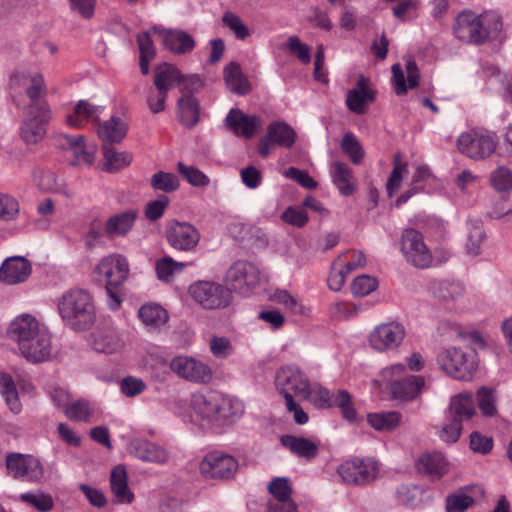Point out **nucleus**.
Segmentation results:
<instances>
[{
	"instance_id": "f257e3e1",
	"label": "nucleus",
	"mask_w": 512,
	"mask_h": 512,
	"mask_svg": "<svg viewBox=\"0 0 512 512\" xmlns=\"http://www.w3.org/2000/svg\"><path fill=\"white\" fill-rule=\"evenodd\" d=\"M172 410L186 424L220 432L234 425L243 416L245 406L233 395L200 389L176 400Z\"/></svg>"
},
{
	"instance_id": "f03ea898",
	"label": "nucleus",
	"mask_w": 512,
	"mask_h": 512,
	"mask_svg": "<svg viewBox=\"0 0 512 512\" xmlns=\"http://www.w3.org/2000/svg\"><path fill=\"white\" fill-rule=\"evenodd\" d=\"M58 312L65 325L76 331L90 328L96 318L92 296L82 289H71L57 302Z\"/></svg>"
},
{
	"instance_id": "7ed1b4c3",
	"label": "nucleus",
	"mask_w": 512,
	"mask_h": 512,
	"mask_svg": "<svg viewBox=\"0 0 512 512\" xmlns=\"http://www.w3.org/2000/svg\"><path fill=\"white\" fill-rule=\"evenodd\" d=\"M493 30L499 31L502 22L498 17L489 14H476L471 10L460 12L455 18L453 33L463 43L480 45L485 43L491 36Z\"/></svg>"
},
{
	"instance_id": "20e7f679",
	"label": "nucleus",
	"mask_w": 512,
	"mask_h": 512,
	"mask_svg": "<svg viewBox=\"0 0 512 512\" xmlns=\"http://www.w3.org/2000/svg\"><path fill=\"white\" fill-rule=\"evenodd\" d=\"M10 338L18 344L23 357L35 358L31 352L29 341L35 337L38 345L45 350L47 346V329L31 314L24 313L15 317L8 328Z\"/></svg>"
},
{
	"instance_id": "39448f33",
	"label": "nucleus",
	"mask_w": 512,
	"mask_h": 512,
	"mask_svg": "<svg viewBox=\"0 0 512 512\" xmlns=\"http://www.w3.org/2000/svg\"><path fill=\"white\" fill-rule=\"evenodd\" d=\"M477 354L470 347L447 348L438 355V363L447 375L457 380H470L476 371Z\"/></svg>"
},
{
	"instance_id": "423d86ee",
	"label": "nucleus",
	"mask_w": 512,
	"mask_h": 512,
	"mask_svg": "<svg viewBox=\"0 0 512 512\" xmlns=\"http://www.w3.org/2000/svg\"><path fill=\"white\" fill-rule=\"evenodd\" d=\"M275 386L279 394L287 401L288 397L298 401L308 400L312 395L309 378L298 367H281L275 375Z\"/></svg>"
},
{
	"instance_id": "0eeeda50",
	"label": "nucleus",
	"mask_w": 512,
	"mask_h": 512,
	"mask_svg": "<svg viewBox=\"0 0 512 512\" xmlns=\"http://www.w3.org/2000/svg\"><path fill=\"white\" fill-rule=\"evenodd\" d=\"M497 145L496 133L488 130L472 129L462 133L457 139L459 151L474 160L490 157L495 152Z\"/></svg>"
},
{
	"instance_id": "6e6552de",
	"label": "nucleus",
	"mask_w": 512,
	"mask_h": 512,
	"mask_svg": "<svg viewBox=\"0 0 512 512\" xmlns=\"http://www.w3.org/2000/svg\"><path fill=\"white\" fill-rule=\"evenodd\" d=\"M94 274L105 288H121L130 275L129 261L122 254H109L99 260L94 268Z\"/></svg>"
},
{
	"instance_id": "1a4fd4ad",
	"label": "nucleus",
	"mask_w": 512,
	"mask_h": 512,
	"mask_svg": "<svg viewBox=\"0 0 512 512\" xmlns=\"http://www.w3.org/2000/svg\"><path fill=\"white\" fill-rule=\"evenodd\" d=\"M51 119V109L46 102L31 104L25 111L20 126L21 139L26 144H37L46 135V127Z\"/></svg>"
},
{
	"instance_id": "9d476101",
	"label": "nucleus",
	"mask_w": 512,
	"mask_h": 512,
	"mask_svg": "<svg viewBox=\"0 0 512 512\" xmlns=\"http://www.w3.org/2000/svg\"><path fill=\"white\" fill-rule=\"evenodd\" d=\"M189 294L204 309L216 310L228 307L232 302L231 290L213 281H198L190 285Z\"/></svg>"
},
{
	"instance_id": "9b49d317",
	"label": "nucleus",
	"mask_w": 512,
	"mask_h": 512,
	"mask_svg": "<svg viewBox=\"0 0 512 512\" xmlns=\"http://www.w3.org/2000/svg\"><path fill=\"white\" fill-rule=\"evenodd\" d=\"M401 252L406 261L416 268H428L433 261L432 253L425 244L422 233L414 228H407L402 232Z\"/></svg>"
},
{
	"instance_id": "f8f14e48",
	"label": "nucleus",
	"mask_w": 512,
	"mask_h": 512,
	"mask_svg": "<svg viewBox=\"0 0 512 512\" xmlns=\"http://www.w3.org/2000/svg\"><path fill=\"white\" fill-rule=\"evenodd\" d=\"M170 369L179 378L195 384H208L213 379V370L200 359L180 355L170 362Z\"/></svg>"
},
{
	"instance_id": "ddd939ff",
	"label": "nucleus",
	"mask_w": 512,
	"mask_h": 512,
	"mask_svg": "<svg viewBox=\"0 0 512 512\" xmlns=\"http://www.w3.org/2000/svg\"><path fill=\"white\" fill-rule=\"evenodd\" d=\"M166 238L175 250L190 252L199 244L201 235L193 224L172 220L167 225Z\"/></svg>"
},
{
	"instance_id": "4468645a",
	"label": "nucleus",
	"mask_w": 512,
	"mask_h": 512,
	"mask_svg": "<svg viewBox=\"0 0 512 512\" xmlns=\"http://www.w3.org/2000/svg\"><path fill=\"white\" fill-rule=\"evenodd\" d=\"M337 472L343 482L360 486L369 484L376 479L378 466L371 460L353 459L342 463Z\"/></svg>"
},
{
	"instance_id": "2eb2a0df",
	"label": "nucleus",
	"mask_w": 512,
	"mask_h": 512,
	"mask_svg": "<svg viewBox=\"0 0 512 512\" xmlns=\"http://www.w3.org/2000/svg\"><path fill=\"white\" fill-rule=\"evenodd\" d=\"M200 472L206 478L224 479L232 477L238 469L237 460L224 452L211 451L201 460Z\"/></svg>"
},
{
	"instance_id": "dca6fc26",
	"label": "nucleus",
	"mask_w": 512,
	"mask_h": 512,
	"mask_svg": "<svg viewBox=\"0 0 512 512\" xmlns=\"http://www.w3.org/2000/svg\"><path fill=\"white\" fill-rule=\"evenodd\" d=\"M225 282L235 292L243 296L251 295L256 283L255 265L247 261L233 263L226 272Z\"/></svg>"
},
{
	"instance_id": "f3484780",
	"label": "nucleus",
	"mask_w": 512,
	"mask_h": 512,
	"mask_svg": "<svg viewBox=\"0 0 512 512\" xmlns=\"http://www.w3.org/2000/svg\"><path fill=\"white\" fill-rule=\"evenodd\" d=\"M6 467L14 478L38 482L43 478L44 469L39 459L32 455L13 453L7 456Z\"/></svg>"
},
{
	"instance_id": "a211bd4d",
	"label": "nucleus",
	"mask_w": 512,
	"mask_h": 512,
	"mask_svg": "<svg viewBox=\"0 0 512 512\" xmlns=\"http://www.w3.org/2000/svg\"><path fill=\"white\" fill-rule=\"evenodd\" d=\"M405 337V328L398 322L382 323L370 333V346L379 352L398 347Z\"/></svg>"
},
{
	"instance_id": "6ab92c4d",
	"label": "nucleus",
	"mask_w": 512,
	"mask_h": 512,
	"mask_svg": "<svg viewBox=\"0 0 512 512\" xmlns=\"http://www.w3.org/2000/svg\"><path fill=\"white\" fill-rule=\"evenodd\" d=\"M32 263L23 256L7 257L0 266V282L18 285L26 282L32 273Z\"/></svg>"
},
{
	"instance_id": "aec40b11",
	"label": "nucleus",
	"mask_w": 512,
	"mask_h": 512,
	"mask_svg": "<svg viewBox=\"0 0 512 512\" xmlns=\"http://www.w3.org/2000/svg\"><path fill=\"white\" fill-rule=\"evenodd\" d=\"M151 31L160 37L164 48L174 54H187L196 46L193 37L183 30L166 29L161 26H155Z\"/></svg>"
},
{
	"instance_id": "412c9836",
	"label": "nucleus",
	"mask_w": 512,
	"mask_h": 512,
	"mask_svg": "<svg viewBox=\"0 0 512 512\" xmlns=\"http://www.w3.org/2000/svg\"><path fill=\"white\" fill-rule=\"evenodd\" d=\"M127 450L131 456L144 462L164 465L170 460V453L166 448L146 439L131 440Z\"/></svg>"
},
{
	"instance_id": "4be33fe9",
	"label": "nucleus",
	"mask_w": 512,
	"mask_h": 512,
	"mask_svg": "<svg viewBox=\"0 0 512 512\" xmlns=\"http://www.w3.org/2000/svg\"><path fill=\"white\" fill-rule=\"evenodd\" d=\"M416 471L430 479L440 480L449 471V463L446 457L439 451H426L419 455L414 463Z\"/></svg>"
},
{
	"instance_id": "5701e85b",
	"label": "nucleus",
	"mask_w": 512,
	"mask_h": 512,
	"mask_svg": "<svg viewBox=\"0 0 512 512\" xmlns=\"http://www.w3.org/2000/svg\"><path fill=\"white\" fill-rule=\"evenodd\" d=\"M376 99V91L369 88V80L360 75L356 86L349 90L346 97L348 109L358 115L366 113L367 107Z\"/></svg>"
},
{
	"instance_id": "b1692460",
	"label": "nucleus",
	"mask_w": 512,
	"mask_h": 512,
	"mask_svg": "<svg viewBox=\"0 0 512 512\" xmlns=\"http://www.w3.org/2000/svg\"><path fill=\"white\" fill-rule=\"evenodd\" d=\"M104 107L94 105L86 100H79L71 113L66 115V124L72 128H83L89 123H97Z\"/></svg>"
},
{
	"instance_id": "393cba45",
	"label": "nucleus",
	"mask_w": 512,
	"mask_h": 512,
	"mask_svg": "<svg viewBox=\"0 0 512 512\" xmlns=\"http://www.w3.org/2000/svg\"><path fill=\"white\" fill-rule=\"evenodd\" d=\"M60 144L70 150L74 156V165L90 166L94 162L96 154L95 145H86L81 135H62L59 139Z\"/></svg>"
},
{
	"instance_id": "a878e982",
	"label": "nucleus",
	"mask_w": 512,
	"mask_h": 512,
	"mask_svg": "<svg viewBox=\"0 0 512 512\" xmlns=\"http://www.w3.org/2000/svg\"><path fill=\"white\" fill-rule=\"evenodd\" d=\"M128 130V120L124 116L114 115L99 123L97 135L104 142L103 145L119 144L125 139Z\"/></svg>"
},
{
	"instance_id": "bb28decb",
	"label": "nucleus",
	"mask_w": 512,
	"mask_h": 512,
	"mask_svg": "<svg viewBox=\"0 0 512 512\" xmlns=\"http://www.w3.org/2000/svg\"><path fill=\"white\" fill-rule=\"evenodd\" d=\"M476 413L473 395L471 393H459L450 400L446 411L447 421L463 424L469 421Z\"/></svg>"
},
{
	"instance_id": "cd10ccee",
	"label": "nucleus",
	"mask_w": 512,
	"mask_h": 512,
	"mask_svg": "<svg viewBox=\"0 0 512 512\" xmlns=\"http://www.w3.org/2000/svg\"><path fill=\"white\" fill-rule=\"evenodd\" d=\"M407 73V82L403 69L400 64L392 65V81L394 84L395 93L397 95H404L407 93L408 88L414 89L419 85V69L415 61L408 60L405 64Z\"/></svg>"
},
{
	"instance_id": "c85d7f7f",
	"label": "nucleus",
	"mask_w": 512,
	"mask_h": 512,
	"mask_svg": "<svg viewBox=\"0 0 512 512\" xmlns=\"http://www.w3.org/2000/svg\"><path fill=\"white\" fill-rule=\"evenodd\" d=\"M225 126L236 136L249 139L256 132V118L239 109H231L225 118Z\"/></svg>"
},
{
	"instance_id": "c756f323",
	"label": "nucleus",
	"mask_w": 512,
	"mask_h": 512,
	"mask_svg": "<svg viewBox=\"0 0 512 512\" xmlns=\"http://www.w3.org/2000/svg\"><path fill=\"white\" fill-rule=\"evenodd\" d=\"M424 383L423 377L409 375L403 379L393 381L390 390L394 399L402 402L411 401L419 395Z\"/></svg>"
},
{
	"instance_id": "7c9ffc66",
	"label": "nucleus",
	"mask_w": 512,
	"mask_h": 512,
	"mask_svg": "<svg viewBox=\"0 0 512 512\" xmlns=\"http://www.w3.org/2000/svg\"><path fill=\"white\" fill-rule=\"evenodd\" d=\"M280 443L292 454L308 461L316 458L319 453L318 444L305 437L285 434L280 437Z\"/></svg>"
},
{
	"instance_id": "2f4dec72",
	"label": "nucleus",
	"mask_w": 512,
	"mask_h": 512,
	"mask_svg": "<svg viewBox=\"0 0 512 512\" xmlns=\"http://www.w3.org/2000/svg\"><path fill=\"white\" fill-rule=\"evenodd\" d=\"M138 318L148 331L155 332L167 323L169 316L160 304L148 302L139 308Z\"/></svg>"
},
{
	"instance_id": "473e14b6",
	"label": "nucleus",
	"mask_w": 512,
	"mask_h": 512,
	"mask_svg": "<svg viewBox=\"0 0 512 512\" xmlns=\"http://www.w3.org/2000/svg\"><path fill=\"white\" fill-rule=\"evenodd\" d=\"M92 348L99 353L115 354L120 353L124 348V340L114 330L97 331L91 340Z\"/></svg>"
},
{
	"instance_id": "72a5a7b5",
	"label": "nucleus",
	"mask_w": 512,
	"mask_h": 512,
	"mask_svg": "<svg viewBox=\"0 0 512 512\" xmlns=\"http://www.w3.org/2000/svg\"><path fill=\"white\" fill-rule=\"evenodd\" d=\"M36 186L43 192L57 193L67 198L74 196V191L64 181L59 180L52 171H39L34 175Z\"/></svg>"
},
{
	"instance_id": "f704fd0d",
	"label": "nucleus",
	"mask_w": 512,
	"mask_h": 512,
	"mask_svg": "<svg viewBox=\"0 0 512 512\" xmlns=\"http://www.w3.org/2000/svg\"><path fill=\"white\" fill-rule=\"evenodd\" d=\"M102 152V168L109 173H115L128 167L133 160V156L130 152L118 151L112 145H103Z\"/></svg>"
},
{
	"instance_id": "c9c22d12",
	"label": "nucleus",
	"mask_w": 512,
	"mask_h": 512,
	"mask_svg": "<svg viewBox=\"0 0 512 512\" xmlns=\"http://www.w3.org/2000/svg\"><path fill=\"white\" fill-rule=\"evenodd\" d=\"M182 79L183 74L173 64L165 62L155 68L154 84L158 90L167 92L169 89L179 85Z\"/></svg>"
},
{
	"instance_id": "e433bc0d",
	"label": "nucleus",
	"mask_w": 512,
	"mask_h": 512,
	"mask_svg": "<svg viewBox=\"0 0 512 512\" xmlns=\"http://www.w3.org/2000/svg\"><path fill=\"white\" fill-rule=\"evenodd\" d=\"M331 177L334 185L343 196L352 195L356 187L352 182L353 170L344 162H334L331 167Z\"/></svg>"
},
{
	"instance_id": "4c0bfd02",
	"label": "nucleus",
	"mask_w": 512,
	"mask_h": 512,
	"mask_svg": "<svg viewBox=\"0 0 512 512\" xmlns=\"http://www.w3.org/2000/svg\"><path fill=\"white\" fill-rule=\"evenodd\" d=\"M267 139L280 147L291 148L297 138L295 130L285 122H272L267 127Z\"/></svg>"
},
{
	"instance_id": "58836bf2",
	"label": "nucleus",
	"mask_w": 512,
	"mask_h": 512,
	"mask_svg": "<svg viewBox=\"0 0 512 512\" xmlns=\"http://www.w3.org/2000/svg\"><path fill=\"white\" fill-rule=\"evenodd\" d=\"M111 490L118 502L130 503L133 500V494L128 488L127 473L122 465L113 468L110 476Z\"/></svg>"
},
{
	"instance_id": "ea45409f",
	"label": "nucleus",
	"mask_w": 512,
	"mask_h": 512,
	"mask_svg": "<svg viewBox=\"0 0 512 512\" xmlns=\"http://www.w3.org/2000/svg\"><path fill=\"white\" fill-rule=\"evenodd\" d=\"M223 76L226 86L232 92L237 94L248 92L250 85L237 63H229L223 70Z\"/></svg>"
},
{
	"instance_id": "a19ab883",
	"label": "nucleus",
	"mask_w": 512,
	"mask_h": 512,
	"mask_svg": "<svg viewBox=\"0 0 512 512\" xmlns=\"http://www.w3.org/2000/svg\"><path fill=\"white\" fill-rule=\"evenodd\" d=\"M97 412V407L85 399L71 402L70 405H66L64 410L66 417L79 422L93 421Z\"/></svg>"
},
{
	"instance_id": "79ce46f5",
	"label": "nucleus",
	"mask_w": 512,
	"mask_h": 512,
	"mask_svg": "<svg viewBox=\"0 0 512 512\" xmlns=\"http://www.w3.org/2000/svg\"><path fill=\"white\" fill-rule=\"evenodd\" d=\"M136 214L133 211H126L110 217L105 226L106 232L112 236H123L133 226Z\"/></svg>"
},
{
	"instance_id": "37998d69",
	"label": "nucleus",
	"mask_w": 512,
	"mask_h": 512,
	"mask_svg": "<svg viewBox=\"0 0 512 512\" xmlns=\"http://www.w3.org/2000/svg\"><path fill=\"white\" fill-rule=\"evenodd\" d=\"M0 394L13 414L17 415L22 411L17 389L12 378L7 374H0Z\"/></svg>"
},
{
	"instance_id": "c03bdc74",
	"label": "nucleus",
	"mask_w": 512,
	"mask_h": 512,
	"mask_svg": "<svg viewBox=\"0 0 512 512\" xmlns=\"http://www.w3.org/2000/svg\"><path fill=\"white\" fill-rule=\"evenodd\" d=\"M401 414L397 411L370 413L367 415L368 423L378 431H392L401 421Z\"/></svg>"
},
{
	"instance_id": "a18cd8bd",
	"label": "nucleus",
	"mask_w": 512,
	"mask_h": 512,
	"mask_svg": "<svg viewBox=\"0 0 512 512\" xmlns=\"http://www.w3.org/2000/svg\"><path fill=\"white\" fill-rule=\"evenodd\" d=\"M434 295L443 301H455L464 295L465 288L459 281L442 280L433 284Z\"/></svg>"
},
{
	"instance_id": "49530a36",
	"label": "nucleus",
	"mask_w": 512,
	"mask_h": 512,
	"mask_svg": "<svg viewBox=\"0 0 512 512\" xmlns=\"http://www.w3.org/2000/svg\"><path fill=\"white\" fill-rule=\"evenodd\" d=\"M179 117L183 125L193 127L199 120V107L196 98L191 95L183 96L178 101Z\"/></svg>"
},
{
	"instance_id": "de8ad7c7",
	"label": "nucleus",
	"mask_w": 512,
	"mask_h": 512,
	"mask_svg": "<svg viewBox=\"0 0 512 512\" xmlns=\"http://www.w3.org/2000/svg\"><path fill=\"white\" fill-rule=\"evenodd\" d=\"M408 173V164L402 161V154L396 152L393 156V169L388 178L386 189L391 197L401 186L403 176Z\"/></svg>"
},
{
	"instance_id": "09e8293b",
	"label": "nucleus",
	"mask_w": 512,
	"mask_h": 512,
	"mask_svg": "<svg viewBox=\"0 0 512 512\" xmlns=\"http://www.w3.org/2000/svg\"><path fill=\"white\" fill-rule=\"evenodd\" d=\"M185 266L184 262H177L166 256L157 260L155 269L158 279L168 283L173 280L175 274L182 272Z\"/></svg>"
},
{
	"instance_id": "8fccbe9b",
	"label": "nucleus",
	"mask_w": 512,
	"mask_h": 512,
	"mask_svg": "<svg viewBox=\"0 0 512 512\" xmlns=\"http://www.w3.org/2000/svg\"><path fill=\"white\" fill-rule=\"evenodd\" d=\"M268 490L275 498L273 502H294L291 499L292 488L288 478L275 477L268 485Z\"/></svg>"
},
{
	"instance_id": "3c124183",
	"label": "nucleus",
	"mask_w": 512,
	"mask_h": 512,
	"mask_svg": "<svg viewBox=\"0 0 512 512\" xmlns=\"http://www.w3.org/2000/svg\"><path fill=\"white\" fill-rule=\"evenodd\" d=\"M150 184L155 190H161L166 193L177 190L180 185L176 175L163 171L155 173L151 177Z\"/></svg>"
},
{
	"instance_id": "603ef678",
	"label": "nucleus",
	"mask_w": 512,
	"mask_h": 512,
	"mask_svg": "<svg viewBox=\"0 0 512 512\" xmlns=\"http://www.w3.org/2000/svg\"><path fill=\"white\" fill-rule=\"evenodd\" d=\"M19 498L29 506L35 508L39 512H48L53 508V499L49 494L37 493H23Z\"/></svg>"
},
{
	"instance_id": "864d4df0",
	"label": "nucleus",
	"mask_w": 512,
	"mask_h": 512,
	"mask_svg": "<svg viewBox=\"0 0 512 512\" xmlns=\"http://www.w3.org/2000/svg\"><path fill=\"white\" fill-rule=\"evenodd\" d=\"M268 299L283 304L293 314L303 315L305 313L304 306L287 290L276 289L274 293L268 295Z\"/></svg>"
},
{
	"instance_id": "5fc2aeb1",
	"label": "nucleus",
	"mask_w": 512,
	"mask_h": 512,
	"mask_svg": "<svg viewBox=\"0 0 512 512\" xmlns=\"http://www.w3.org/2000/svg\"><path fill=\"white\" fill-rule=\"evenodd\" d=\"M341 149L347 154L354 164L361 163L364 157V151L357 140V138L352 133H346L341 141Z\"/></svg>"
},
{
	"instance_id": "6e6d98bb",
	"label": "nucleus",
	"mask_w": 512,
	"mask_h": 512,
	"mask_svg": "<svg viewBox=\"0 0 512 512\" xmlns=\"http://www.w3.org/2000/svg\"><path fill=\"white\" fill-rule=\"evenodd\" d=\"M47 88L44 77L38 72H29L25 93L32 100H36L46 95Z\"/></svg>"
},
{
	"instance_id": "4d7b16f0",
	"label": "nucleus",
	"mask_w": 512,
	"mask_h": 512,
	"mask_svg": "<svg viewBox=\"0 0 512 512\" xmlns=\"http://www.w3.org/2000/svg\"><path fill=\"white\" fill-rule=\"evenodd\" d=\"M178 171L186 181L196 187H206L209 185L210 180L202 171L194 166H188L181 162L178 163Z\"/></svg>"
},
{
	"instance_id": "13d9d810",
	"label": "nucleus",
	"mask_w": 512,
	"mask_h": 512,
	"mask_svg": "<svg viewBox=\"0 0 512 512\" xmlns=\"http://www.w3.org/2000/svg\"><path fill=\"white\" fill-rule=\"evenodd\" d=\"M212 355L218 359H226L233 354L234 348L229 338L224 336H212L209 341Z\"/></svg>"
},
{
	"instance_id": "bf43d9fd",
	"label": "nucleus",
	"mask_w": 512,
	"mask_h": 512,
	"mask_svg": "<svg viewBox=\"0 0 512 512\" xmlns=\"http://www.w3.org/2000/svg\"><path fill=\"white\" fill-rule=\"evenodd\" d=\"M20 213L19 202L12 196L0 194V219L3 221H13Z\"/></svg>"
},
{
	"instance_id": "052dcab7",
	"label": "nucleus",
	"mask_w": 512,
	"mask_h": 512,
	"mask_svg": "<svg viewBox=\"0 0 512 512\" xmlns=\"http://www.w3.org/2000/svg\"><path fill=\"white\" fill-rule=\"evenodd\" d=\"M478 406L482 414L492 417L496 414L495 396L493 389L482 387L477 393Z\"/></svg>"
},
{
	"instance_id": "680f3d73",
	"label": "nucleus",
	"mask_w": 512,
	"mask_h": 512,
	"mask_svg": "<svg viewBox=\"0 0 512 512\" xmlns=\"http://www.w3.org/2000/svg\"><path fill=\"white\" fill-rule=\"evenodd\" d=\"M281 220L294 227L302 228L308 223L309 218L304 209L289 206L281 214Z\"/></svg>"
},
{
	"instance_id": "e2e57ef3",
	"label": "nucleus",
	"mask_w": 512,
	"mask_h": 512,
	"mask_svg": "<svg viewBox=\"0 0 512 512\" xmlns=\"http://www.w3.org/2000/svg\"><path fill=\"white\" fill-rule=\"evenodd\" d=\"M377 285L376 278L363 274L353 280L351 289L355 296L363 297L373 292Z\"/></svg>"
},
{
	"instance_id": "0e129e2a",
	"label": "nucleus",
	"mask_w": 512,
	"mask_h": 512,
	"mask_svg": "<svg viewBox=\"0 0 512 512\" xmlns=\"http://www.w3.org/2000/svg\"><path fill=\"white\" fill-rule=\"evenodd\" d=\"M222 21L238 39L243 40L249 35V29L235 13L230 11L226 12L223 15Z\"/></svg>"
},
{
	"instance_id": "69168bd1",
	"label": "nucleus",
	"mask_w": 512,
	"mask_h": 512,
	"mask_svg": "<svg viewBox=\"0 0 512 512\" xmlns=\"http://www.w3.org/2000/svg\"><path fill=\"white\" fill-rule=\"evenodd\" d=\"M420 493L421 489L418 486L402 484L396 490V497L399 503L413 507Z\"/></svg>"
},
{
	"instance_id": "338daca9",
	"label": "nucleus",
	"mask_w": 512,
	"mask_h": 512,
	"mask_svg": "<svg viewBox=\"0 0 512 512\" xmlns=\"http://www.w3.org/2000/svg\"><path fill=\"white\" fill-rule=\"evenodd\" d=\"M493 187L499 191H507L512 189V173L505 167H499L491 175Z\"/></svg>"
},
{
	"instance_id": "774afa93",
	"label": "nucleus",
	"mask_w": 512,
	"mask_h": 512,
	"mask_svg": "<svg viewBox=\"0 0 512 512\" xmlns=\"http://www.w3.org/2000/svg\"><path fill=\"white\" fill-rule=\"evenodd\" d=\"M474 499L466 494H454L449 495L446 499V511L447 512H464L472 504Z\"/></svg>"
}]
</instances>
